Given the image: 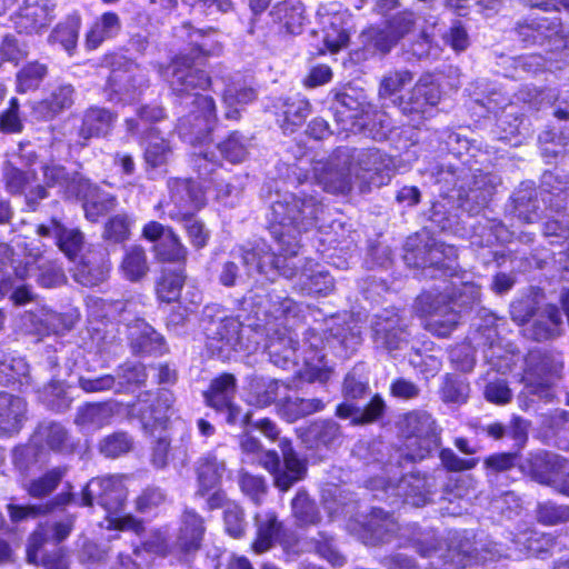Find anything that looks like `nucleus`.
Instances as JSON below:
<instances>
[{
  "label": "nucleus",
  "instance_id": "obj_17",
  "mask_svg": "<svg viewBox=\"0 0 569 569\" xmlns=\"http://www.w3.org/2000/svg\"><path fill=\"white\" fill-rule=\"evenodd\" d=\"M441 92L439 84L430 74L422 76L409 92L407 99L399 98V108L405 114L431 116L432 109L439 103Z\"/></svg>",
  "mask_w": 569,
  "mask_h": 569
},
{
  "label": "nucleus",
  "instance_id": "obj_10",
  "mask_svg": "<svg viewBox=\"0 0 569 569\" xmlns=\"http://www.w3.org/2000/svg\"><path fill=\"white\" fill-rule=\"evenodd\" d=\"M410 238L406 243L405 261L408 266L421 268L425 277L435 278L437 272L452 277L457 270V249L453 246L431 240L423 247Z\"/></svg>",
  "mask_w": 569,
  "mask_h": 569
},
{
  "label": "nucleus",
  "instance_id": "obj_56",
  "mask_svg": "<svg viewBox=\"0 0 569 569\" xmlns=\"http://www.w3.org/2000/svg\"><path fill=\"white\" fill-rule=\"evenodd\" d=\"M184 283L182 270H163L157 283V296L163 302L176 301Z\"/></svg>",
  "mask_w": 569,
  "mask_h": 569
},
{
  "label": "nucleus",
  "instance_id": "obj_49",
  "mask_svg": "<svg viewBox=\"0 0 569 569\" xmlns=\"http://www.w3.org/2000/svg\"><path fill=\"white\" fill-rule=\"evenodd\" d=\"M149 270L144 250L139 246H132L124 252L120 264L122 276L129 281H139Z\"/></svg>",
  "mask_w": 569,
  "mask_h": 569
},
{
  "label": "nucleus",
  "instance_id": "obj_37",
  "mask_svg": "<svg viewBox=\"0 0 569 569\" xmlns=\"http://www.w3.org/2000/svg\"><path fill=\"white\" fill-rule=\"evenodd\" d=\"M73 521L67 519L61 522H57L51 527L41 526L29 539L27 548V560L29 563H38V552L42 545L48 539H53L56 542L64 540L71 532Z\"/></svg>",
  "mask_w": 569,
  "mask_h": 569
},
{
  "label": "nucleus",
  "instance_id": "obj_18",
  "mask_svg": "<svg viewBox=\"0 0 569 569\" xmlns=\"http://www.w3.org/2000/svg\"><path fill=\"white\" fill-rule=\"evenodd\" d=\"M373 340L378 348L389 351L402 348L407 343L406 325L395 310H383L372 322Z\"/></svg>",
  "mask_w": 569,
  "mask_h": 569
},
{
  "label": "nucleus",
  "instance_id": "obj_1",
  "mask_svg": "<svg viewBox=\"0 0 569 569\" xmlns=\"http://www.w3.org/2000/svg\"><path fill=\"white\" fill-rule=\"evenodd\" d=\"M325 207L315 196L284 193L272 202L268 214L269 230L276 241L278 254L267 243H260L256 250L243 254V261L250 264L259 258L257 270L271 279L279 273L295 279V286L306 295L327 296L333 289V278L312 260L301 266L296 261L299 248L298 236L312 228H321L319 222Z\"/></svg>",
  "mask_w": 569,
  "mask_h": 569
},
{
  "label": "nucleus",
  "instance_id": "obj_11",
  "mask_svg": "<svg viewBox=\"0 0 569 569\" xmlns=\"http://www.w3.org/2000/svg\"><path fill=\"white\" fill-rule=\"evenodd\" d=\"M399 428L409 442L407 446H417V449L407 455V461L423 459L440 443V431L436 420L425 410L406 413L399 422Z\"/></svg>",
  "mask_w": 569,
  "mask_h": 569
},
{
  "label": "nucleus",
  "instance_id": "obj_13",
  "mask_svg": "<svg viewBox=\"0 0 569 569\" xmlns=\"http://www.w3.org/2000/svg\"><path fill=\"white\" fill-rule=\"evenodd\" d=\"M527 363L528 368L523 375L527 392L546 402L551 401L552 386L563 368L562 362L551 357H537L536 353H530Z\"/></svg>",
  "mask_w": 569,
  "mask_h": 569
},
{
  "label": "nucleus",
  "instance_id": "obj_27",
  "mask_svg": "<svg viewBox=\"0 0 569 569\" xmlns=\"http://www.w3.org/2000/svg\"><path fill=\"white\" fill-rule=\"evenodd\" d=\"M27 411L26 401L14 395L0 392V436H12L22 427Z\"/></svg>",
  "mask_w": 569,
  "mask_h": 569
},
{
  "label": "nucleus",
  "instance_id": "obj_48",
  "mask_svg": "<svg viewBox=\"0 0 569 569\" xmlns=\"http://www.w3.org/2000/svg\"><path fill=\"white\" fill-rule=\"evenodd\" d=\"M113 415V407L108 402L89 403L79 409L76 423L82 428L96 430L110 423Z\"/></svg>",
  "mask_w": 569,
  "mask_h": 569
},
{
  "label": "nucleus",
  "instance_id": "obj_14",
  "mask_svg": "<svg viewBox=\"0 0 569 569\" xmlns=\"http://www.w3.org/2000/svg\"><path fill=\"white\" fill-rule=\"evenodd\" d=\"M283 467L274 451H263L260 453L261 465L274 478V485L282 491H287L295 482L301 480L306 473V465L300 460L288 441L281 442Z\"/></svg>",
  "mask_w": 569,
  "mask_h": 569
},
{
  "label": "nucleus",
  "instance_id": "obj_34",
  "mask_svg": "<svg viewBox=\"0 0 569 569\" xmlns=\"http://www.w3.org/2000/svg\"><path fill=\"white\" fill-rule=\"evenodd\" d=\"M341 438L340 426L333 420L316 421L302 433V441L315 449L335 447L340 443Z\"/></svg>",
  "mask_w": 569,
  "mask_h": 569
},
{
  "label": "nucleus",
  "instance_id": "obj_63",
  "mask_svg": "<svg viewBox=\"0 0 569 569\" xmlns=\"http://www.w3.org/2000/svg\"><path fill=\"white\" fill-rule=\"evenodd\" d=\"M292 512L301 525H315L320 520L315 503L305 491H298L291 503Z\"/></svg>",
  "mask_w": 569,
  "mask_h": 569
},
{
  "label": "nucleus",
  "instance_id": "obj_55",
  "mask_svg": "<svg viewBox=\"0 0 569 569\" xmlns=\"http://www.w3.org/2000/svg\"><path fill=\"white\" fill-rule=\"evenodd\" d=\"M172 395L162 391L157 397V406L141 412V422L143 428L153 431L158 427H163L168 419V411L172 407Z\"/></svg>",
  "mask_w": 569,
  "mask_h": 569
},
{
  "label": "nucleus",
  "instance_id": "obj_23",
  "mask_svg": "<svg viewBox=\"0 0 569 569\" xmlns=\"http://www.w3.org/2000/svg\"><path fill=\"white\" fill-rule=\"evenodd\" d=\"M517 32L523 41L542 42L545 39L559 38L562 46L569 49V31L563 32L562 26L557 18L546 16L532 17L529 20L517 24Z\"/></svg>",
  "mask_w": 569,
  "mask_h": 569
},
{
  "label": "nucleus",
  "instance_id": "obj_54",
  "mask_svg": "<svg viewBox=\"0 0 569 569\" xmlns=\"http://www.w3.org/2000/svg\"><path fill=\"white\" fill-rule=\"evenodd\" d=\"M170 156L171 148L169 143L158 136L154 128H150L144 146L146 162L153 168H158L166 164Z\"/></svg>",
  "mask_w": 569,
  "mask_h": 569
},
{
  "label": "nucleus",
  "instance_id": "obj_9",
  "mask_svg": "<svg viewBox=\"0 0 569 569\" xmlns=\"http://www.w3.org/2000/svg\"><path fill=\"white\" fill-rule=\"evenodd\" d=\"M171 201L176 210H170L171 219L184 220V228L191 244L198 249L203 248L209 240V231L203 223L191 218L194 211L206 203V192L196 182L189 179H173L169 181Z\"/></svg>",
  "mask_w": 569,
  "mask_h": 569
},
{
  "label": "nucleus",
  "instance_id": "obj_7",
  "mask_svg": "<svg viewBox=\"0 0 569 569\" xmlns=\"http://www.w3.org/2000/svg\"><path fill=\"white\" fill-rule=\"evenodd\" d=\"M402 473V468L393 463H388L383 468V476L375 477L368 481V487L373 491H379L376 497L390 500V505L402 503L413 507L425 506L429 501L431 486L429 480L420 473H409L402 476L397 483L392 480Z\"/></svg>",
  "mask_w": 569,
  "mask_h": 569
},
{
  "label": "nucleus",
  "instance_id": "obj_61",
  "mask_svg": "<svg viewBox=\"0 0 569 569\" xmlns=\"http://www.w3.org/2000/svg\"><path fill=\"white\" fill-rule=\"evenodd\" d=\"M64 473V468L58 467L51 469L42 477L30 482V485L27 488L29 495L34 498H42L48 496L57 488L59 482L62 480Z\"/></svg>",
  "mask_w": 569,
  "mask_h": 569
},
{
  "label": "nucleus",
  "instance_id": "obj_19",
  "mask_svg": "<svg viewBox=\"0 0 569 569\" xmlns=\"http://www.w3.org/2000/svg\"><path fill=\"white\" fill-rule=\"evenodd\" d=\"M242 323L233 317L212 322L208 331V347L220 357H229L231 351L242 350Z\"/></svg>",
  "mask_w": 569,
  "mask_h": 569
},
{
  "label": "nucleus",
  "instance_id": "obj_33",
  "mask_svg": "<svg viewBox=\"0 0 569 569\" xmlns=\"http://www.w3.org/2000/svg\"><path fill=\"white\" fill-rule=\"evenodd\" d=\"M77 198L82 199L86 218L92 222L113 210L117 204L116 197L101 191L88 180H86V187L82 189V193Z\"/></svg>",
  "mask_w": 569,
  "mask_h": 569
},
{
  "label": "nucleus",
  "instance_id": "obj_21",
  "mask_svg": "<svg viewBox=\"0 0 569 569\" xmlns=\"http://www.w3.org/2000/svg\"><path fill=\"white\" fill-rule=\"evenodd\" d=\"M52 0H24L23 7L12 18L18 32L32 34L47 28L52 19Z\"/></svg>",
  "mask_w": 569,
  "mask_h": 569
},
{
  "label": "nucleus",
  "instance_id": "obj_64",
  "mask_svg": "<svg viewBox=\"0 0 569 569\" xmlns=\"http://www.w3.org/2000/svg\"><path fill=\"white\" fill-rule=\"evenodd\" d=\"M365 526L377 540H383L386 535L396 530V522L391 515L379 508L372 509L370 517Z\"/></svg>",
  "mask_w": 569,
  "mask_h": 569
},
{
  "label": "nucleus",
  "instance_id": "obj_29",
  "mask_svg": "<svg viewBox=\"0 0 569 569\" xmlns=\"http://www.w3.org/2000/svg\"><path fill=\"white\" fill-rule=\"evenodd\" d=\"M561 323V313L557 306L547 305L535 315L531 326L526 328L525 333L537 341L552 339L559 333Z\"/></svg>",
  "mask_w": 569,
  "mask_h": 569
},
{
  "label": "nucleus",
  "instance_id": "obj_51",
  "mask_svg": "<svg viewBox=\"0 0 569 569\" xmlns=\"http://www.w3.org/2000/svg\"><path fill=\"white\" fill-rule=\"evenodd\" d=\"M30 276L32 274V271L38 269L41 270V272L37 277V281L47 288H52L61 284L64 280V276L61 271V268L58 267L54 263L49 262L46 260L42 254L37 252L30 251Z\"/></svg>",
  "mask_w": 569,
  "mask_h": 569
},
{
  "label": "nucleus",
  "instance_id": "obj_2",
  "mask_svg": "<svg viewBox=\"0 0 569 569\" xmlns=\"http://www.w3.org/2000/svg\"><path fill=\"white\" fill-rule=\"evenodd\" d=\"M244 303L256 319L252 326L268 335L273 331V336L269 337L267 350L274 366L283 369L297 368L298 377L308 382L325 383L330 379L331 368L322 353L325 341L315 330L307 332L300 346L301 363L299 361V343L287 329L289 319L298 315V306L292 299L257 289L244 298Z\"/></svg>",
  "mask_w": 569,
  "mask_h": 569
},
{
  "label": "nucleus",
  "instance_id": "obj_62",
  "mask_svg": "<svg viewBox=\"0 0 569 569\" xmlns=\"http://www.w3.org/2000/svg\"><path fill=\"white\" fill-rule=\"evenodd\" d=\"M469 396L467 381L455 375H447L441 387V398L445 402L465 403Z\"/></svg>",
  "mask_w": 569,
  "mask_h": 569
},
{
  "label": "nucleus",
  "instance_id": "obj_52",
  "mask_svg": "<svg viewBox=\"0 0 569 569\" xmlns=\"http://www.w3.org/2000/svg\"><path fill=\"white\" fill-rule=\"evenodd\" d=\"M302 12L300 0H284L273 7L271 14L276 20L283 22L289 32L298 33L303 20Z\"/></svg>",
  "mask_w": 569,
  "mask_h": 569
},
{
  "label": "nucleus",
  "instance_id": "obj_36",
  "mask_svg": "<svg viewBox=\"0 0 569 569\" xmlns=\"http://www.w3.org/2000/svg\"><path fill=\"white\" fill-rule=\"evenodd\" d=\"M256 539L252 542V549L260 555L270 550L277 542L282 525L278 521L274 512L267 511L258 513L254 517Z\"/></svg>",
  "mask_w": 569,
  "mask_h": 569
},
{
  "label": "nucleus",
  "instance_id": "obj_4",
  "mask_svg": "<svg viewBox=\"0 0 569 569\" xmlns=\"http://www.w3.org/2000/svg\"><path fill=\"white\" fill-rule=\"evenodd\" d=\"M391 163V158L379 149H339L330 160L315 164L313 176L327 192L343 194L355 182L360 187L376 183V176L388 173Z\"/></svg>",
  "mask_w": 569,
  "mask_h": 569
},
{
  "label": "nucleus",
  "instance_id": "obj_20",
  "mask_svg": "<svg viewBox=\"0 0 569 569\" xmlns=\"http://www.w3.org/2000/svg\"><path fill=\"white\" fill-rule=\"evenodd\" d=\"M142 233L146 239L156 242L154 252L160 260L180 262L186 259L187 248L170 228L151 221L144 226Z\"/></svg>",
  "mask_w": 569,
  "mask_h": 569
},
{
  "label": "nucleus",
  "instance_id": "obj_38",
  "mask_svg": "<svg viewBox=\"0 0 569 569\" xmlns=\"http://www.w3.org/2000/svg\"><path fill=\"white\" fill-rule=\"evenodd\" d=\"M121 30V20L116 12L108 11L98 17L86 33L87 49L94 50L106 40L114 38Z\"/></svg>",
  "mask_w": 569,
  "mask_h": 569
},
{
  "label": "nucleus",
  "instance_id": "obj_22",
  "mask_svg": "<svg viewBox=\"0 0 569 569\" xmlns=\"http://www.w3.org/2000/svg\"><path fill=\"white\" fill-rule=\"evenodd\" d=\"M31 442L32 445L14 449L13 458L16 463L33 455V446H46L56 451H63L70 447L67 430L57 422H42L34 432Z\"/></svg>",
  "mask_w": 569,
  "mask_h": 569
},
{
  "label": "nucleus",
  "instance_id": "obj_12",
  "mask_svg": "<svg viewBox=\"0 0 569 569\" xmlns=\"http://www.w3.org/2000/svg\"><path fill=\"white\" fill-rule=\"evenodd\" d=\"M413 26L411 12H398L382 24L370 26L360 34L363 50L371 56L388 53Z\"/></svg>",
  "mask_w": 569,
  "mask_h": 569
},
{
  "label": "nucleus",
  "instance_id": "obj_59",
  "mask_svg": "<svg viewBox=\"0 0 569 569\" xmlns=\"http://www.w3.org/2000/svg\"><path fill=\"white\" fill-rule=\"evenodd\" d=\"M250 142L238 132L231 133L218 146L220 156L231 163L243 161L249 153Z\"/></svg>",
  "mask_w": 569,
  "mask_h": 569
},
{
  "label": "nucleus",
  "instance_id": "obj_60",
  "mask_svg": "<svg viewBox=\"0 0 569 569\" xmlns=\"http://www.w3.org/2000/svg\"><path fill=\"white\" fill-rule=\"evenodd\" d=\"M47 76V67L39 62H31L23 67L17 74V90L24 93L39 87Z\"/></svg>",
  "mask_w": 569,
  "mask_h": 569
},
{
  "label": "nucleus",
  "instance_id": "obj_58",
  "mask_svg": "<svg viewBox=\"0 0 569 569\" xmlns=\"http://www.w3.org/2000/svg\"><path fill=\"white\" fill-rule=\"evenodd\" d=\"M109 272L106 262L93 263L90 259L82 260L74 270V280L82 286L93 287L102 282Z\"/></svg>",
  "mask_w": 569,
  "mask_h": 569
},
{
  "label": "nucleus",
  "instance_id": "obj_41",
  "mask_svg": "<svg viewBox=\"0 0 569 569\" xmlns=\"http://www.w3.org/2000/svg\"><path fill=\"white\" fill-rule=\"evenodd\" d=\"M277 406L279 415L288 422H295L309 415L320 412L326 407L325 402L320 399L292 398L287 393Z\"/></svg>",
  "mask_w": 569,
  "mask_h": 569
},
{
  "label": "nucleus",
  "instance_id": "obj_5",
  "mask_svg": "<svg viewBox=\"0 0 569 569\" xmlns=\"http://www.w3.org/2000/svg\"><path fill=\"white\" fill-rule=\"evenodd\" d=\"M453 277L457 280L452 281V287L458 293L450 299L442 292H425L417 299L416 307L426 318V329L438 337L449 336L458 325L459 312L456 307L469 306L480 299V286L465 280L466 276Z\"/></svg>",
  "mask_w": 569,
  "mask_h": 569
},
{
  "label": "nucleus",
  "instance_id": "obj_39",
  "mask_svg": "<svg viewBox=\"0 0 569 569\" xmlns=\"http://www.w3.org/2000/svg\"><path fill=\"white\" fill-rule=\"evenodd\" d=\"M204 533L202 518L193 511L187 510L182 518V527L177 546L184 555H190L200 548Z\"/></svg>",
  "mask_w": 569,
  "mask_h": 569
},
{
  "label": "nucleus",
  "instance_id": "obj_45",
  "mask_svg": "<svg viewBox=\"0 0 569 569\" xmlns=\"http://www.w3.org/2000/svg\"><path fill=\"white\" fill-rule=\"evenodd\" d=\"M234 392V377L232 375L224 373L211 381L208 391L204 392V398L208 406L216 410H223V408L232 401Z\"/></svg>",
  "mask_w": 569,
  "mask_h": 569
},
{
  "label": "nucleus",
  "instance_id": "obj_15",
  "mask_svg": "<svg viewBox=\"0 0 569 569\" xmlns=\"http://www.w3.org/2000/svg\"><path fill=\"white\" fill-rule=\"evenodd\" d=\"M80 312L77 308H70L58 313L47 307H36L23 316L24 326L39 336L64 335L79 321Z\"/></svg>",
  "mask_w": 569,
  "mask_h": 569
},
{
  "label": "nucleus",
  "instance_id": "obj_28",
  "mask_svg": "<svg viewBox=\"0 0 569 569\" xmlns=\"http://www.w3.org/2000/svg\"><path fill=\"white\" fill-rule=\"evenodd\" d=\"M38 234L41 237H53L60 250L73 260L83 244V236L77 229H68L59 221L52 219L50 224L38 227Z\"/></svg>",
  "mask_w": 569,
  "mask_h": 569
},
{
  "label": "nucleus",
  "instance_id": "obj_32",
  "mask_svg": "<svg viewBox=\"0 0 569 569\" xmlns=\"http://www.w3.org/2000/svg\"><path fill=\"white\" fill-rule=\"evenodd\" d=\"M129 340L136 353H162L164 342L162 337L143 320H137L129 328Z\"/></svg>",
  "mask_w": 569,
  "mask_h": 569
},
{
  "label": "nucleus",
  "instance_id": "obj_16",
  "mask_svg": "<svg viewBox=\"0 0 569 569\" xmlns=\"http://www.w3.org/2000/svg\"><path fill=\"white\" fill-rule=\"evenodd\" d=\"M566 469V460L555 453L540 452L530 459V472L535 480L569 496V472Z\"/></svg>",
  "mask_w": 569,
  "mask_h": 569
},
{
  "label": "nucleus",
  "instance_id": "obj_44",
  "mask_svg": "<svg viewBox=\"0 0 569 569\" xmlns=\"http://www.w3.org/2000/svg\"><path fill=\"white\" fill-rule=\"evenodd\" d=\"M287 391V385L279 380L260 379L251 385L249 403L259 408H264L277 400L279 403Z\"/></svg>",
  "mask_w": 569,
  "mask_h": 569
},
{
  "label": "nucleus",
  "instance_id": "obj_8",
  "mask_svg": "<svg viewBox=\"0 0 569 569\" xmlns=\"http://www.w3.org/2000/svg\"><path fill=\"white\" fill-rule=\"evenodd\" d=\"M333 110L337 121L341 122L346 130L362 132L377 141L388 139L391 133V120L386 112L372 111L369 104L349 93L336 96Z\"/></svg>",
  "mask_w": 569,
  "mask_h": 569
},
{
  "label": "nucleus",
  "instance_id": "obj_24",
  "mask_svg": "<svg viewBox=\"0 0 569 569\" xmlns=\"http://www.w3.org/2000/svg\"><path fill=\"white\" fill-rule=\"evenodd\" d=\"M7 190L13 194H23L27 204L34 210L36 206L48 197L47 189L36 183L33 171H22L14 167H7L4 170Z\"/></svg>",
  "mask_w": 569,
  "mask_h": 569
},
{
  "label": "nucleus",
  "instance_id": "obj_6",
  "mask_svg": "<svg viewBox=\"0 0 569 569\" xmlns=\"http://www.w3.org/2000/svg\"><path fill=\"white\" fill-rule=\"evenodd\" d=\"M123 476H107L91 479L82 490L81 505L92 506L96 500L107 512V528L132 530L140 533L143 526L131 516H120L127 499Z\"/></svg>",
  "mask_w": 569,
  "mask_h": 569
},
{
  "label": "nucleus",
  "instance_id": "obj_30",
  "mask_svg": "<svg viewBox=\"0 0 569 569\" xmlns=\"http://www.w3.org/2000/svg\"><path fill=\"white\" fill-rule=\"evenodd\" d=\"M260 243H266V242L264 241H258L250 249L241 248L237 256L233 253V256H232L233 259L232 260H229V261H226V262L222 263L221 271H220V274H219V281H220V283L222 286H224V287H233V286H237V284H239V283H241L243 281V274L241 272L240 264H242L246 268L247 274L249 277L252 276L253 272H257V273H259L261 276H264L268 280H271L268 277L267 273L257 270V264L259 262V258H256V260L251 261L250 264L244 263L243 258H242L246 252L256 250L257 247Z\"/></svg>",
  "mask_w": 569,
  "mask_h": 569
},
{
  "label": "nucleus",
  "instance_id": "obj_50",
  "mask_svg": "<svg viewBox=\"0 0 569 569\" xmlns=\"http://www.w3.org/2000/svg\"><path fill=\"white\" fill-rule=\"evenodd\" d=\"M80 27V17L71 16L53 29L49 41L52 44H60L69 54H72L77 47Z\"/></svg>",
  "mask_w": 569,
  "mask_h": 569
},
{
  "label": "nucleus",
  "instance_id": "obj_57",
  "mask_svg": "<svg viewBox=\"0 0 569 569\" xmlns=\"http://www.w3.org/2000/svg\"><path fill=\"white\" fill-rule=\"evenodd\" d=\"M29 373V366L22 357L0 353V385L9 386L21 381Z\"/></svg>",
  "mask_w": 569,
  "mask_h": 569
},
{
  "label": "nucleus",
  "instance_id": "obj_40",
  "mask_svg": "<svg viewBox=\"0 0 569 569\" xmlns=\"http://www.w3.org/2000/svg\"><path fill=\"white\" fill-rule=\"evenodd\" d=\"M226 471V463L218 459L213 452L202 456L197 462V476L199 485V493L214 489Z\"/></svg>",
  "mask_w": 569,
  "mask_h": 569
},
{
  "label": "nucleus",
  "instance_id": "obj_31",
  "mask_svg": "<svg viewBox=\"0 0 569 569\" xmlns=\"http://www.w3.org/2000/svg\"><path fill=\"white\" fill-rule=\"evenodd\" d=\"M116 120L117 114L106 108H89L83 114L79 136L83 140L106 137L112 130Z\"/></svg>",
  "mask_w": 569,
  "mask_h": 569
},
{
  "label": "nucleus",
  "instance_id": "obj_35",
  "mask_svg": "<svg viewBox=\"0 0 569 569\" xmlns=\"http://www.w3.org/2000/svg\"><path fill=\"white\" fill-rule=\"evenodd\" d=\"M254 89L241 81H231L222 92L224 117L229 120H238L241 110L256 99Z\"/></svg>",
  "mask_w": 569,
  "mask_h": 569
},
{
  "label": "nucleus",
  "instance_id": "obj_47",
  "mask_svg": "<svg viewBox=\"0 0 569 569\" xmlns=\"http://www.w3.org/2000/svg\"><path fill=\"white\" fill-rule=\"evenodd\" d=\"M329 330L331 340L328 339V343L337 341L345 348L346 355L353 352L361 343V330L353 320L349 322L340 317L333 318Z\"/></svg>",
  "mask_w": 569,
  "mask_h": 569
},
{
  "label": "nucleus",
  "instance_id": "obj_43",
  "mask_svg": "<svg viewBox=\"0 0 569 569\" xmlns=\"http://www.w3.org/2000/svg\"><path fill=\"white\" fill-rule=\"evenodd\" d=\"M281 111L283 116L281 127L284 132L292 133L305 123L311 112V106L306 98L295 94L281 102Z\"/></svg>",
  "mask_w": 569,
  "mask_h": 569
},
{
  "label": "nucleus",
  "instance_id": "obj_25",
  "mask_svg": "<svg viewBox=\"0 0 569 569\" xmlns=\"http://www.w3.org/2000/svg\"><path fill=\"white\" fill-rule=\"evenodd\" d=\"M42 177L47 188H57L64 198L79 197L86 187V179L78 172H69L57 162H47L41 167Z\"/></svg>",
  "mask_w": 569,
  "mask_h": 569
},
{
  "label": "nucleus",
  "instance_id": "obj_42",
  "mask_svg": "<svg viewBox=\"0 0 569 569\" xmlns=\"http://www.w3.org/2000/svg\"><path fill=\"white\" fill-rule=\"evenodd\" d=\"M73 103V88L70 84H61L51 94L34 104L33 112L40 119H51L59 112L68 109Z\"/></svg>",
  "mask_w": 569,
  "mask_h": 569
},
{
  "label": "nucleus",
  "instance_id": "obj_3",
  "mask_svg": "<svg viewBox=\"0 0 569 569\" xmlns=\"http://www.w3.org/2000/svg\"><path fill=\"white\" fill-rule=\"evenodd\" d=\"M200 62L188 56L174 58L166 68L163 77L169 82L172 92L181 99V103L191 106L187 116L179 119V134L190 143H203L213 129L217 120L216 104L211 97L198 91L206 90L211 79L198 68ZM216 86L217 82L214 81Z\"/></svg>",
  "mask_w": 569,
  "mask_h": 569
},
{
  "label": "nucleus",
  "instance_id": "obj_53",
  "mask_svg": "<svg viewBox=\"0 0 569 569\" xmlns=\"http://www.w3.org/2000/svg\"><path fill=\"white\" fill-rule=\"evenodd\" d=\"M512 543L515 546V550L519 551V555H515V557H520L521 555L540 557L545 552L550 551L553 547V539L550 535L539 536L536 532H530L517 537Z\"/></svg>",
  "mask_w": 569,
  "mask_h": 569
},
{
  "label": "nucleus",
  "instance_id": "obj_26",
  "mask_svg": "<svg viewBox=\"0 0 569 569\" xmlns=\"http://www.w3.org/2000/svg\"><path fill=\"white\" fill-rule=\"evenodd\" d=\"M142 87V77L139 68L127 62L124 69H113L108 79V89L111 91L109 99L113 100L112 94H117L118 100L122 102H132L136 99V92Z\"/></svg>",
  "mask_w": 569,
  "mask_h": 569
},
{
  "label": "nucleus",
  "instance_id": "obj_46",
  "mask_svg": "<svg viewBox=\"0 0 569 569\" xmlns=\"http://www.w3.org/2000/svg\"><path fill=\"white\" fill-rule=\"evenodd\" d=\"M322 21L323 43L331 51L337 52L349 42V32L342 13H333L325 17Z\"/></svg>",
  "mask_w": 569,
  "mask_h": 569
}]
</instances>
